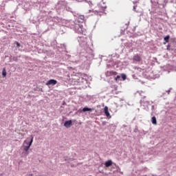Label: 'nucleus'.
<instances>
[{
    "label": "nucleus",
    "instance_id": "nucleus-1",
    "mask_svg": "<svg viewBox=\"0 0 176 176\" xmlns=\"http://www.w3.org/2000/svg\"><path fill=\"white\" fill-rule=\"evenodd\" d=\"M34 142V137L32 136L31 140L30 142H28L27 140H25L23 144V151H25V154L28 155V151L30 150V148L32 145V142Z\"/></svg>",
    "mask_w": 176,
    "mask_h": 176
},
{
    "label": "nucleus",
    "instance_id": "nucleus-2",
    "mask_svg": "<svg viewBox=\"0 0 176 176\" xmlns=\"http://www.w3.org/2000/svg\"><path fill=\"white\" fill-rule=\"evenodd\" d=\"M104 7L98 6V7L95 8V14H98L99 16H101V14L104 13Z\"/></svg>",
    "mask_w": 176,
    "mask_h": 176
},
{
    "label": "nucleus",
    "instance_id": "nucleus-3",
    "mask_svg": "<svg viewBox=\"0 0 176 176\" xmlns=\"http://www.w3.org/2000/svg\"><path fill=\"white\" fill-rule=\"evenodd\" d=\"M133 63H140L141 61V56L139 54L133 56Z\"/></svg>",
    "mask_w": 176,
    "mask_h": 176
},
{
    "label": "nucleus",
    "instance_id": "nucleus-4",
    "mask_svg": "<svg viewBox=\"0 0 176 176\" xmlns=\"http://www.w3.org/2000/svg\"><path fill=\"white\" fill-rule=\"evenodd\" d=\"M50 85H52V86H54V85H57V80H54V79H51L49 80L47 82H46V85L49 86Z\"/></svg>",
    "mask_w": 176,
    "mask_h": 176
},
{
    "label": "nucleus",
    "instance_id": "nucleus-5",
    "mask_svg": "<svg viewBox=\"0 0 176 176\" xmlns=\"http://www.w3.org/2000/svg\"><path fill=\"white\" fill-rule=\"evenodd\" d=\"M118 75V72L115 71H110V72H107L106 73V76H115Z\"/></svg>",
    "mask_w": 176,
    "mask_h": 176
},
{
    "label": "nucleus",
    "instance_id": "nucleus-6",
    "mask_svg": "<svg viewBox=\"0 0 176 176\" xmlns=\"http://www.w3.org/2000/svg\"><path fill=\"white\" fill-rule=\"evenodd\" d=\"M64 126H65V127H67V129H69V127H71V126H72V120H69L68 121H66L64 123Z\"/></svg>",
    "mask_w": 176,
    "mask_h": 176
},
{
    "label": "nucleus",
    "instance_id": "nucleus-7",
    "mask_svg": "<svg viewBox=\"0 0 176 176\" xmlns=\"http://www.w3.org/2000/svg\"><path fill=\"white\" fill-rule=\"evenodd\" d=\"M104 166L105 167H111V166H112V161L108 160L107 162H105Z\"/></svg>",
    "mask_w": 176,
    "mask_h": 176
},
{
    "label": "nucleus",
    "instance_id": "nucleus-8",
    "mask_svg": "<svg viewBox=\"0 0 176 176\" xmlns=\"http://www.w3.org/2000/svg\"><path fill=\"white\" fill-rule=\"evenodd\" d=\"M170 40V35H168L164 38V41L165 42L164 43V45H166V43H168V41Z\"/></svg>",
    "mask_w": 176,
    "mask_h": 176
},
{
    "label": "nucleus",
    "instance_id": "nucleus-9",
    "mask_svg": "<svg viewBox=\"0 0 176 176\" xmlns=\"http://www.w3.org/2000/svg\"><path fill=\"white\" fill-rule=\"evenodd\" d=\"M104 113H105V115H106V116H107V118H108V116H109V111H108V107H104Z\"/></svg>",
    "mask_w": 176,
    "mask_h": 176
},
{
    "label": "nucleus",
    "instance_id": "nucleus-10",
    "mask_svg": "<svg viewBox=\"0 0 176 176\" xmlns=\"http://www.w3.org/2000/svg\"><path fill=\"white\" fill-rule=\"evenodd\" d=\"M6 75H7L6 69L3 68V70H2V76H3V78H6Z\"/></svg>",
    "mask_w": 176,
    "mask_h": 176
},
{
    "label": "nucleus",
    "instance_id": "nucleus-11",
    "mask_svg": "<svg viewBox=\"0 0 176 176\" xmlns=\"http://www.w3.org/2000/svg\"><path fill=\"white\" fill-rule=\"evenodd\" d=\"M151 122H152L153 124H157V122L156 121V117H152Z\"/></svg>",
    "mask_w": 176,
    "mask_h": 176
},
{
    "label": "nucleus",
    "instance_id": "nucleus-12",
    "mask_svg": "<svg viewBox=\"0 0 176 176\" xmlns=\"http://www.w3.org/2000/svg\"><path fill=\"white\" fill-rule=\"evenodd\" d=\"M87 111H91V109L88 108V107H84L82 109V112H87Z\"/></svg>",
    "mask_w": 176,
    "mask_h": 176
},
{
    "label": "nucleus",
    "instance_id": "nucleus-13",
    "mask_svg": "<svg viewBox=\"0 0 176 176\" xmlns=\"http://www.w3.org/2000/svg\"><path fill=\"white\" fill-rule=\"evenodd\" d=\"M121 78H122V80H126V74H121Z\"/></svg>",
    "mask_w": 176,
    "mask_h": 176
},
{
    "label": "nucleus",
    "instance_id": "nucleus-14",
    "mask_svg": "<svg viewBox=\"0 0 176 176\" xmlns=\"http://www.w3.org/2000/svg\"><path fill=\"white\" fill-rule=\"evenodd\" d=\"M120 79V76H117L116 78H114L116 82H118V80H119Z\"/></svg>",
    "mask_w": 176,
    "mask_h": 176
},
{
    "label": "nucleus",
    "instance_id": "nucleus-15",
    "mask_svg": "<svg viewBox=\"0 0 176 176\" xmlns=\"http://www.w3.org/2000/svg\"><path fill=\"white\" fill-rule=\"evenodd\" d=\"M15 43L16 44L17 47H20L21 45L19 42L15 41Z\"/></svg>",
    "mask_w": 176,
    "mask_h": 176
},
{
    "label": "nucleus",
    "instance_id": "nucleus-16",
    "mask_svg": "<svg viewBox=\"0 0 176 176\" xmlns=\"http://www.w3.org/2000/svg\"><path fill=\"white\" fill-rule=\"evenodd\" d=\"M138 71L141 72V71H142V69H141V68L138 67Z\"/></svg>",
    "mask_w": 176,
    "mask_h": 176
}]
</instances>
